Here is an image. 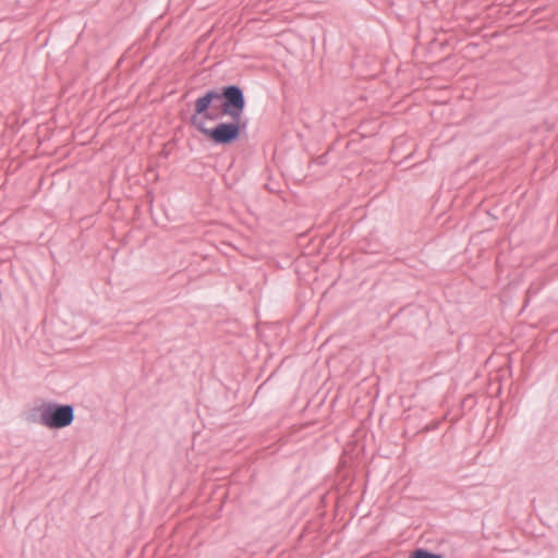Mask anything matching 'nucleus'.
Instances as JSON below:
<instances>
[{
  "instance_id": "3",
  "label": "nucleus",
  "mask_w": 558,
  "mask_h": 558,
  "mask_svg": "<svg viewBox=\"0 0 558 558\" xmlns=\"http://www.w3.org/2000/svg\"><path fill=\"white\" fill-rule=\"evenodd\" d=\"M74 416L73 405L49 402L41 409L39 423L48 428L59 429L71 425Z\"/></svg>"
},
{
  "instance_id": "5",
  "label": "nucleus",
  "mask_w": 558,
  "mask_h": 558,
  "mask_svg": "<svg viewBox=\"0 0 558 558\" xmlns=\"http://www.w3.org/2000/svg\"><path fill=\"white\" fill-rule=\"evenodd\" d=\"M325 162V156L318 157V163L323 165Z\"/></svg>"
},
{
  "instance_id": "6",
  "label": "nucleus",
  "mask_w": 558,
  "mask_h": 558,
  "mask_svg": "<svg viewBox=\"0 0 558 558\" xmlns=\"http://www.w3.org/2000/svg\"><path fill=\"white\" fill-rule=\"evenodd\" d=\"M354 450H359V449H357V448H353V447L351 446V451H354Z\"/></svg>"
},
{
  "instance_id": "1",
  "label": "nucleus",
  "mask_w": 558,
  "mask_h": 558,
  "mask_svg": "<svg viewBox=\"0 0 558 558\" xmlns=\"http://www.w3.org/2000/svg\"><path fill=\"white\" fill-rule=\"evenodd\" d=\"M246 100L243 89L235 84L206 90L194 102L197 113H206L209 121L225 116L242 120Z\"/></svg>"
},
{
  "instance_id": "4",
  "label": "nucleus",
  "mask_w": 558,
  "mask_h": 558,
  "mask_svg": "<svg viewBox=\"0 0 558 558\" xmlns=\"http://www.w3.org/2000/svg\"><path fill=\"white\" fill-rule=\"evenodd\" d=\"M410 558H441L439 555H435L423 549L414 551Z\"/></svg>"
},
{
  "instance_id": "2",
  "label": "nucleus",
  "mask_w": 558,
  "mask_h": 558,
  "mask_svg": "<svg viewBox=\"0 0 558 558\" xmlns=\"http://www.w3.org/2000/svg\"><path fill=\"white\" fill-rule=\"evenodd\" d=\"M206 113H197L194 109L190 124L206 136L214 145H231L236 142L247 128V121L231 119V122H219L214 128L206 126Z\"/></svg>"
}]
</instances>
